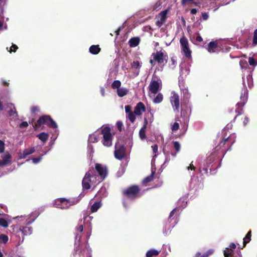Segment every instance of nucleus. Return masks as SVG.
Here are the masks:
<instances>
[{
	"instance_id": "1",
	"label": "nucleus",
	"mask_w": 257,
	"mask_h": 257,
	"mask_svg": "<svg viewBox=\"0 0 257 257\" xmlns=\"http://www.w3.org/2000/svg\"><path fill=\"white\" fill-rule=\"evenodd\" d=\"M100 182V180L95 174V170L92 168L86 173L82 181V187L84 189L88 190L91 188V186L95 185Z\"/></svg>"
},
{
	"instance_id": "2",
	"label": "nucleus",
	"mask_w": 257,
	"mask_h": 257,
	"mask_svg": "<svg viewBox=\"0 0 257 257\" xmlns=\"http://www.w3.org/2000/svg\"><path fill=\"white\" fill-rule=\"evenodd\" d=\"M43 124H46L51 128L57 127L56 122L48 115H44L40 117L33 127L35 130H37Z\"/></svg>"
},
{
	"instance_id": "3",
	"label": "nucleus",
	"mask_w": 257,
	"mask_h": 257,
	"mask_svg": "<svg viewBox=\"0 0 257 257\" xmlns=\"http://www.w3.org/2000/svg\"><path fill=\"white\" fill-rule=\"evenodd\" d=\"M101 134L103 135L102 144L106 147L112 146L113 136L111 133V129L108 126H104L101 130Z\"/></svg>"
},
{
	"instance_id": "4",
	"label": "nucleus",
	"mask_w": 257,
	"mask_h": 257,
	"mask_svg": "<svg viewBox=\"0 0 257 257\" xmlns=\"http://www.w3.org/2000/svg\"><path fill=\"white\" fill-rule=\"evenodd\" d=\"M240 101L236 104L235 112L236 114L234 117L235 119L237 116L240 115L243 112V107L245 104L248 99L247 91L244 90L243 93H241L240 97Z\"/></svg>"
},
{
	"instance_id": "5",
	"label": "nucleus",
	"mask_w": 257,
	"mask_h": 257,
	"mask_svg": "<svg viewBox=\"0 0 257 257\" xmlns=\"http://www.w3.org/2000/svg\"><path fill=\"white\" fill-rule=\"evenodd\" d=\"M140 191V189L138 186L132 185L125 189H124L122 193L126 198L130 199H134L137 198Z\"/></svg>"
},
{
	"instance_id": "6",
	"label": "nucleus",
	"mask_w": 257,
	"mask_h": 257,
	"mask_svg": "<svg viewBox=\"0 0 257 257\" xmlns=\"http://www.w3.org/2000/svg\"><path fill=\"white\" fill-rule=\"evenodd\" d=\"M152 56L154 58V60H155L162 68L167 63L168 55L165 54L162 51H157L155 53H153Z\"/></svg>"
},
{
	"instance_id": "7",
	"label": "nucleus",
	"mask_w": 257,
	"mask_h": 257,
	"mask_svg": "<svg viewBox=\"0 0 257 257\" xmlns=\"http://www.w3.org/2000/svg\"><path fill=\"white\" fill-rule=\"evenodd\" d=\"M95 172L98 173L97 177L100 181L101 182L107 177L108 174V169L106 166L101 164L96 163L95 165Z\"/></svg>"
},
{
	"instance_id": "8",
	"label": "nucleus",
	"mask_w": 257,
	"mask_h": 257,
	"mask_svg": "<svg viewBox=\"0 0 257 257\" xmlns=\"http://www.w3.org/2000/svg\"><path fill=\"white\" fill-rule=\"evenodd\" d=\"M180 43L182 51L185 57L190 58L191 57V51L189 48L188 39L185 36H183L180 40Z\"/></svg>"
},
{
	"instance_id": "9",
	"label": "nucleus",
	"mask_w": 257,
	"mask_h": 257,
	"mask_svg": "<svg viewBox=\"0 0 257 257\" xmlns=\"http://www.w3.org/2000/svg\"><path fill=\"white\" fill-rule=\"evenodd\" d=\"M192 106L189 100L183 101L181 104V116L188 118L191 114Z\"/></svg>"
},
{
	"instance_id": "10",
	"label": "nucleus",
	"mask_w": 257,
	"mask_h": 257,
	"mask_svg": "<svg viewBox=\"0 0 257 257\" xmlns=\"http://www.w3.org/2000/svg\"><path fill=\"white\" fill-rule=\"evenodd\" d=\"M170 101L173 106L174 111L176 112H179L180 106L179 95L175 92L173 91L172 92V95L170 97Z\"/></svg>"
},
{
	"instance_id": "11",
	"label": "nucleus",
	"mask_w": 257,
	"mask_h": 257,
	"mask_svg": "<svg viewBox=\"0 0 257 257\" xmlns=\"http://www.w3.org/2000/svg\"><path fill=\"white\" fill-rule=\"evenodd\" d=\"M115 148V149L114 153V157L118 160H122L125 156V147L123 145L117 146L116 144Z\"/></svg>"
},
{
	"instance_id": "12",
	"label": "nucleus",
	"mask_w": 257,
	"mask_h": 257,
	"mask_svg": "<svg viewBox=\"0 0 257 257\" xmlns=\"http://www.w3.org/2000/svg\"><path fill=\"white\" fill-rule=\"evenodd\" d=\"M67 199L65 198H58L55 200L54 206L60 209H67L69 208Z\"/></svg>"
},
{
	"instance_id": "13",
	"label": "nucleus",
	"mask_w": 257,
	"mask_h": 257,
	"mask_svg": "<svg viewBox=\"0 0 257 257\" xmlns=\"http://www.w3.org/2000/svg\"><path fill=\"white\" fill-rule=\"evenodd\" d=\"M160 87H161V80H160V82L158 81L152 80L149 86V90L154 94H156Z\"/></svg>"
},
{
	"instance_id": "14",
	"label": "nucleus",
	"mask_w": 257,
	"mask_h": 257,
	"mask_svg": "<svg viewBox=\"0 0 257 257\" xmlns=\"http://www.w3.org/2000/svg\"><path fill=\"white\" fill-rule=\"evenodd\" d=\"M167 13L168 10H165L164 11H162L159 14V19L156 21V25L159 28H160L164 23L166 22L167 18Z\"/></svg>"
},
{
	"instance_id": "15",
	"label": "nucleus",
	"mask_w": 257,
	"mask_h": 257,
	"mask_svg": "<svg viewBox=\"0 0 257 257\" xmlns=\"http://www.w3.org/2000/svg\"><path fill=\"white\" fill-rule=\"evenodd\" d=\"M145 111L146 107L145 104L142 102H139L135 107L134 113L137 115H141L142 112Z\"/></svg>"
},
{
	"instance_id": "16",
	"label": "nucleus",
	"mask_w": 257,
	"mask_h": 257,
	"mask_svg": "<svg viewBox=\"0 0 257 257\" xmlns=\"http://www.w3.org/2000/svg\"><path fill=\"white\" fill-rule=\"evenodd\" d=\"M235 142L234 138L232 136H230L226 138H224L220 143L219 145L221 147L224 146L225 145H226L227 146L229 147V148L231 146V145Z\"/></svg>"
},
{
	"instance_id": "17",
	"label": "nucleus",
	"mask_w": 257,
	"mask_h": 257,
	"mask_svg": "<svg viewBox=\"0 0 257 257\" xmlns=\"http://www.w3.org/2000/svg\"><path fill=\"white\" fill-rule=\"evenodd\" d=\"M218 48V44L216 41H211L207 45V49L210 53H215Z\"/></svg>"
},
{
	"instance_id": "18",
	"label": "nucleus",
	"mask_w": 257,
	"mask_h": 257,
	"mask_svg": "<svg viewBox=\"0 0 257 257\" xmlns=\"http://www.w3.org/2000/svg\"><path fill=\"white\" fill-rule=\"evenodd\" d=\"M20 231L21 232L23 236L30 235L32 233L33 228L28 226H20Z\"/></svg>"
},
{
	"instance_id": "19",
	"label": "nucleus",
	"mask_w": 257,
	"mask_h": 257,
	"mask_svg": "<svg viewBox=\"0 0 257 257\" xmlns=\"http://www.w3.org/2000/svg\"><path fill=\"white\" fill-rule=\"evenodd\" d=\"M140 42V38L139 37L132 38L128 41V44L130 47H135L137 46Z\"/></svg>"
},
{
	"instance_id": "20",
	"label": "nucleus",
	"mask_w": 257,
	"mask_h": 257,
	"mask_svg": "<svg viewBox=\"0 0 257 257\" xmlns=\"http://www.w3.org/2000/svg\"><path fill=\"white\" fill-rule=\"evenodd\" d=\"M101 51V48L98 45H91L89 49V52L93 55H97Z\"/></svg>"
},
{
	"instance_id": "21",
	"label": "nucleus",
	"mask_w": 257,
	"mask_h": 257,
	"mask_svg": "<svg viewBox=\"0 0 257 257\" xmlns=\"http://www.w3.org/2000/svg\"><path fill=\"white\" fill-rule=\"evenodd\" d=\"M11 155L9 154L5 155L3 160H0V166L7 165L11 162Z\"/></svg>"
},
{
	"instance_id": "22",
	"label": "nucleus",
	"mask_w": 257,
	"mask_h": 257,
	"mask_svg": "<svg viewBox=\"0 0 257 257\" xmlns=\"http://www.w3.org/2000/svg\"><path fill=\"white\" fill-rule=\"evenodd\" d=\"M81 199V197L79 196L76 197H72L69 199H67V203L69 207L70 206L74 205L76 204H77L78 202H79V201Z\"/></svg>"
},
{
	"instance_id": "23",
	"label": "nucleus",
	"mask_w": 257,
	"mask_h": 257,
	"mask_svg": "<svg viewBox=\"0 0 257 257\" xmlns=\"http://www.w3.org/2000/svg\"><path fill=\"white\" fill-rule=\"evenodd\" d=\"M128 92V90L126 88H119L117 90V94L119 97L126 95Z\"/></svg>"
},
{
	"instance_id": "24",
	"label": "nucleus",
	"mask_w": 257,
	"mask_h": 257,
	"mask_svg": "<svg viewBox=\"0 0 257 257\" xmlns=\"http://www.w3.org/2000/svg\"><path fill=\"white\" fill-rule=\"evenodd\" d=\"M251 231L250 230L248 231L247 234H246L245 236L243 238V247H245L246 244L251 240Z\"/></svg>"
},
{
	"instance_id": "25",
	"label": "nucleus",
	"mask_w": 257,
	"mask_h": 257,
	"mask_svg": "<svg viewBox=\"0 0 257 257\" xmlns=\"http://www.w3.org/2000/svg\"><path fill=\"white\" fill-rule=\"evenodd\" d=\"M173 147L176 151V152L175 154L171 153V154L174 157H175L176 156V154L179 152V151H180L181 146L180 143L178 142L175 141L173 142Z\"/></svg>"
},
{
	"instance_id": "26",
	"label": "nucleus",
	"mask_w": 257,
	"mask_h": 257,
	"mask_svg": "<svg viewBox=\"0 0 257 257\" xmlns=\"http://www.w3.org/2000/svg\"><path fill=\"white\" fill-rule=\"evenodd\" d=\"M37 137L43 142H46L49 138V135L48 134L43 132L40 133L37 136Z\"/></svg>"
},
{
	"instance_id": "27",
	"label": "nucleus",
	"mask_w": 257,
	"mask_h": 257,
	"mask_svg": "<svg viewBox=\"0 0 257 257\" xmlns=\"http://www.w3.org/2000/svg\"><path fill=\"white\" fill-rule=\"evenodd\" d=\"M155 173V170H154V171L152 170L151 174L150 175L147 176L144 179L143 183L144 184H147V183L150 182L151 181H152L153 180Z\"/></svg>"
},
{
	"instance_id": "28",
	"label": "nucleus",
	"mask_w": 257,
	"mask_h": 257,
	"mask_svg": "<svg viewBox=\"0 0 257 257\" xmlns=\"http://www.w3.org/2000/svg\"><path fill=\"white\" fill-rule=\"evenodd\" d=\"M101 207V203L99 202H95L91 207L90 210L92 212H96Z\"/></svg>"
},
{
	"instance_id": "29",
	"label": "nucleus",
	"mask_w": 257,
	"mask_h": 257,
	"mask_svg": "<svg viewBox=\"0 0 257 257\" xmlns=\"http://www.w3.org/2000/svg\"><path fill=\"white\" fill-rule=\"evenodd\" d=\"M160 252V251L155 249H151L147 252L146 257H152L154 255H157Z\"/></svg>"
},
{
	"instance_id": "30",
	"label": "nucleus",
	"mask_w": 257,
	"mask_h": 257,
	"mask_svg": "<svg viewBox=\"0 0 257 257\" xmlns=\"http://www.w3.org/2000/svg\"><path fill=\"white\" fill-rule=\"evenodd\" d=\"M233 250L226 247L223 251V254L225 257H232L233 256Z\"/></svg>"
},
{
	"instance_id": "31",
	"label": "nucleus",
	"mask_w": 257,
	"mask_h": 257,
	"mask_svg": "<svg viewBox=\"0 0 257 257\" xmlns=\"http://www.w3.org/2000/svg\"><path fill=\"white\" fill-rule=\"evenodd\" d=\"M146 128H145V127H142L139 131V137L142 140L146 138Z\"/></svg>"
},
{
	"instance_id": "32",
	"label": "nucleus",
	"mask_w": 257,
	"mask_h": 257,
	"mask_svg": "<svg viewBox=\"0 0 257 257\" xmlns=\"http://www.w3.org/2000/svg\"><path fill=\"white\" fill-rule=\"evenodd\" d=\"M9 240V237L8 235L2 234L0 235V245L3 243L6 244Z\"/></svg>"
},
{
	"instance_id": "33",
	"label": "nucleus",
	"mask_w": 257,
	"mask_h": 257,
	"mask_svg": "<svg viewBox=\"0 0 257 257\" xmlns=\"http://www.w3.org/2000/svg\"><path fill=\"white\" fill-rule=\"evenodd\" d=\"M163 99V96L161 93H159L154 99V102L155 103H159L161 102Z\"/></svg>"
},
{
	"instance_id": "34",
	"label": "nucleus",
	"mask_w": 257,
	"mask_h": 257,
	"mask_svg": "<svg viewBox=\"0 0 257 257\" xmlns=\"http://www.w3.org/2000/svg\"><path fill=\"white\" fill-rule=\"evenodd\" d=\"M121 86V82L119 80H114L112 84H111V87L113 89H119Z\"/></svg>"
},
{
	"instance_id": "35",
	"label": "nucleus",
	"mask_w": 257,
	"mask_h": 257,
	"mask_svg": "<svg viewBox=\"0 0 257 257\" xmlns=\"http://www.w3.org/2000/svg\"><path fill=\"white\" fill-rule=\"evenodd\" d=\"M89 141L92 143H95L98 142V138L94 134H91L89 136Z\"/></svg>"
},
{
	"instance_id": "36",
	"label": "nucleus",
	"mask_w": 257,
	"mask_h": 257,
	"mask_svg": "<svg viewBox=\"0 0 257 257\" xmlns=\"http://www.w3.org/2000/svg\"><path fill=\"white\" fill-rule=\"evenodd\" d=\"M127 117H128V118L129 119V120L132 122H134L135 121L136 119V114L133 112H130L128 114V116Z\"/></svg>"
},
{
	"instance_id": "37",
	"label": "nucleus",
	"mask_w": 257,
	"mask_h": 257,
	"mask_svg": "<svg viewBox=\"0 0 257 257\" xmlns=\"http://www.w3.org/2000/svg\"><path fill=\"white\" fill-rule=\"evenodd\" d=\"M0 226L7 228L8 226V221L5 218H0Z\"/></svg>"
},
{
	"instance_id": "38",
	"label": "nucleus",
	"mask_w": 257,
	"mask_h": 257,
	"mask_svg": "<svg viewBox=\"0 0 257 257\" xmlns=\"http://www.w3.org/2000/svg\"><path fill=\"white\" fill-rule=\"evenodd\" d=\"M257 45V29L253 32V36L252 39V45L255 46Z\"/></svg>"
},
{
	"instance_id": "39",
	"label": "nucleus",
	"mask_w": 257,
	"mask_h": 257,
	"mask_svg": "<svg viewBox=\"0 0 257 257\" xmlns=\"http://www.w3.org/2000/svg\"><path fill=\"white\" fill-rule=\"evenodd\" d=\"M132 66L133 68L137 69H139L141 67V65L138 61H134L132 64Z\"/></svg>"
},
{
	"instance_id": "40",
	"label": "nucleus",
	"mask_w": 257,
	"mask_h": 257,
	"mask_svg": "<svg viewBox=\"0 0 257 257\" xmlns=\"http://www.w3.org/2000/svg\"><path fill=\"white\" fill-rule=\"evenodd\" d=\"M30 155L29 149H25L23 152L21 154L20 158L24 159L28 155Z\"/></svg>"
},
{
	"instance_id": "41",
	"label": "nucleus",
	"mask_w": 257,
	"mask_h": 257,
	"mask_svg": "<svg viewBox=\"0 0 257 257\" xmlns=\"http://www.w3.org/2000/svg\"><path fill=\"white\" fill-rule=\"evenodd\" d=\"M179 128V123L177 122H175V123H174V124L172 125V131L173 132H176L177 131V130H178Z\"/></svg>"
},
{
	"instance_id": "42",
	"label": "nucleus",
	"mask_w": 257,
	"mask_h": 257,
	"mask_svg": "<svg viewBox=\"0 0 257 257\" xmlns=\"http://www.w3.org/2000/svg\"><path fill=\"white\" fill-rule=\"evenodd\" d=\"M164 153L166 156V159L164 163V165H165L166 164H168L169 162V161H170V158L169 157V152H164Z\"/></svg>"
},
{
	"instance_id": "43",
	"label": "nucleus",
	"mask_w": 257,
	"mask_h": 257,
	"mask_svg": "<svg viewBox=\"0 0 257 257\" xmlns=\"http://www.w3.org/2000/svg\"><path fill=\"white\" fill-rule=\"evenodd\" d=\"M248 63H249V65H251V66H255L256 65V63L254 59L252 57H249Z\"/></svg>"
},
{
	"instance_id": "44",
	"label": "nucleus",
	"mask_w": 257,
	"mask_h": 257,
	"mask_svg": "<svg viewBox=\"0 0 257 257\" xmlns=\"http://www.w3.org/2000/svg\"><path fill=\"white\" fill-rule=\"evenodd\" d=\"M24 220L25 221V224L27 225L31 224L34 221V219H32V220L29 219V218H28L27 217H25L23 220Z\"/></svg>"
},
{
	"instance_id": "45",
	"label": "nucleus",
	"mask_w": 257,
	"mask_h": 257,
	"mask_svg": "<svg viewBox=\"0 0 257 257\" xmlns=\"http://www.w3.org/2000/svg\"><path fill=\"white\" fill-rule=\"evenodd\" d=\"M122 126H123V123L121 121H118L116 122V126H117L118 130L119 132H121L122 131Z\"/></svg>"
},
{
	"instance_id": "46",
	"label": "nucleus",
	"mask_w": 257,
	"mask_h": 257,
	"mask_svg": "<svg viewBox=\"0 0 257 257\" xmlns=\"http://www.w3.org/2000/svg\"><path fill=\"white\" fill-rule=\"evenodd\" d=\"M5 150V143L4 142L0 140V153H2Z\"/></svg>"
},
{
	"instance_id": "47",
	"label": "nucleus",
	"mask_w": 257,
	"mask_h": 257,
	"mask_svg": "<svg viewBox=\"0 0 257 257\" xmlns=\"http://www.w3.org/2000/svg\"><path fill=\"white\" fill-rule=\"evenodd\" d=\"M18 49V47L16 45L13 44L12 47H11L10 52H16V51Z\"/></svg>"
},
{
	"instance_id": "48",
	"label": "nucleus",
	"mask_w": 257,
	"mask_h": 257,
	"mask_svg": "<svg viewBox=\"0 0 257 257\" xmlns=\"http://www.w3.org/2000/svg\"><path fill=\"white\" fill-rule=\"evenodd\" d=\"M214 252L213 249H209L207 252L203 253V255H205V256H206V257H208L210 255L212 254Z\"/></svg>"
},
{
	"instance_id": "49",
	"label": "nucleus",
	"mask_w": 257,
	"mask_h": 257,
	"mask_svg": "<svg viewBox=\"0 0 257 257\" xmlns=\"http://www.w3.org/2000/svg\"><path fill=\"white\" fill-rule=\"evenodd\" d=\"M42 159V157H39L37 158H34L32 159L33 163L37 164L39 163Z\"/></svg>"
},
{
	"instance_id": "50",
	"label": "nucleus",
	"mask_w": 257,
	"mask_h": 257,
	"mask_svg": "<svg viewBox=\"0 0 257 257\" xmlns=\"http://www.w3.org/2000/svg\"><path fill=\"white\" fill-rule=\"evenodd\" d=\"M125 111L126 113H129L130 112H132V107L130 105H126L125 106Z\"/></svg>"
},
{
	"instance_id": "51",
	"label": "nucleus",
	"mask_w": 257,
	"mask_h": 257,
	"mask_svg": "<svg viewBox=\"0 0 257 257\" xmlns=\"http://www.w3.org/2000/svg\"><path fill=\"white\" fill-rule=\"evenodd\" d=\"M194 0H182L181 4L182 5H185L188 3L192 4Z\"/></svg>"
},
{
	"instance_id": "52",
	"label": "nucleus",
	"mask_w": 257,
	"mask_h": 257,
	"mask_svg": "<svg viewBox=\"0 0 257 257\" xmlns=\"http://www.w3.org/2000/svg\"><path fill=\"white\" fill-rule=\"evenodd\" d=\"M28 125V123L27 121H23L20 124V127L21 128L27 127Z\"/></svg>"
},
{
	"instance_id": "53",
	"label": "nucleus",
	"mask_w": 257,
	"mask_h": 257,
	"mask_svg": "<svg viewBox=\"0 0 257 257\" xmlns=\"http://www.w3.org/2000/svg\"><path fill=\"white\" fill-rule=\"evenodd\" d=\"M76 229L80 232H82L83 230V226L82 224H79L76 227Z\"/></svg>"
},
{
	"instance_id": "54",
	"label": "nucleus",
	"mask_w": 257,
	"mask_h": 257,
	"mask_svg": "<svg viewBox=\"0 0 257 257\" xmlns=\"http://www.w3.org/2000/svg\"><path fill=\"white\" fill-rule=\"evenodd\" d=\"M171 62H172V65H172V68H174L176 66L177 62H176V61L175 60V59L173 57L171 58Z\"/></svg>"
},
{
	"instance_id": "55",
	"label": "nucleus",
	"mask_w": 257,
	"mask_h": 257,
	"mask_svg": "<svg viewBox=\"0 0 257 257\" xmlns=\"http://www.w3.org/2000/svg\"><path fill=\"white\" fill-rule=\"evenodd\" d=\"M152 148L154 153L156 154L158 152V146L157 145L155 144L154 146H152Z\"/></svg>"
},
{
	"instance_id": "56",
	"label": "nucleus",
	"mask_w": 257,
	"mask_h": 257,
	"mask_svg": "<svg viewBox=\"0 0 257 257\" xmlns=\"http://www.w3.org/2000/svg\"><path fill=\"white\" fill-rule=\"evenodd\" d=\"M39 110V108L37 106H33L31 108V111L32 113H35L36 112L38 111Z\"/></svg>"
},
{
	"instance_id": "57",
	"label": "nucleus",
	"mask_w": 257,
	"mask_h": 257,
	"mask_svg": "<svg viewBox=\"0 0 257 257\" xmlns=\"http://www.w3.org/2000/svg\"><path fill=\"white\" fill-rule=\"evenodd\" d=\"M202 18L204 20H207L208 18V15L206 13L202 14Z\"/></svg>"
},
{
	"instance_id": "58",
	"label": "nucleus",
	"mask_w": 257,
	"mask_h": 257,
	"mask_svg": "<svg viewBox=\"0 0 257 257\" xmlns=\"http://www.w3.org/2000/svg\"><path fill=\"white\" fill-rule=\"evenodd\" d=\"M184 94H186V99H189L190 97V94L188 93V89H185L183 91Z\"/></svg>"
},
{
	"instance_id": "59",
	"label": "nucleus",
	"mask_w": 257,
	"mask_h": 257,
	"mask_svg": "<svg viewBox=\"0 0 257 257\" xmlns=\"http://www.w3.org/2000/svg\"><path fill=\"white\" fill-rule=\"evenodd\" d=\"M236 247V244L235 243H231L229 244V246L228 248H230L232 250H233V249H235Z\"/></svg>"
},
{
	"instance_id": "60",
	"label": "nucleus",
	"mask_w": 257,
	"mask_h": 257,
	"mask_svg": "<svg viewBox=\"0 0 257 257\" xmlns=\"http://www.w3.org/2000/svg\"><path fill=\"white\" fill-rule=\"evenodd\" d=\"M248 121H249V119H248V117L245 116L244 117L243 121L244 125H246L248 123Z\"/></svg>"
},
{
	"instance_id": "61",
	"label": "nucleus",
	"mask_w": 257,
	"mask_h": 257,
	"mask_svg": "<svg viewBox=\"0 0 257 257\" xmlns=\"http://www.w3.org/2000/svg\"><path fill=\"white\" fill-rule=\"evenodd\" d=\"M198 12V10L196 9H192L190 10V13L192 15H195Z\"/></svg>"
},
{
	"instance_id": "62",
	"label": "nucleus",
	"mask_w": 257,
	"mask_h": 257,
	"mask_svg": "<svg viewBox=\"0 0 257 257\" xmlns=\"http://www.w3.org/2000/svg\"><path fill=\"white\" fill-rule=\"evenodd\" d=\"M194 257H206V256H205L203 254L201 255L200 252H198L195 254Z\"/></svg>"
},
{
	"instance_id": "63",
	"label": "nucleus",
	"mask_w": 257,
	"mask_h": 257,
	"mask_svg": "<svg viewBox=\"0 0 257 257\" xmlns=\"http://www.w3.org/2000/svg\"><path fill=\"white\" fill-rule=\"evenodd\" d=\"M149 62L152 66H154L155 65L156 62L155 60H154V58H153V59L150 60Z\"/></svg>"
},
{
	"instance_id": "64",
	"label": "nucleus",
	"mask_w": 257,
	"mask_h": 257,
	"mask_svg": "<svg viewBox=\"0 0 257 257\" xmlns=\"http://www.w3.org/2000/svg\"><path fill=\"white\" fill-rule=\"evenodd\" d=\"M196 41L200 42L203 41V39L201 37V36L199 35L196 37Z\"/></svg>"
}]
</instances>
